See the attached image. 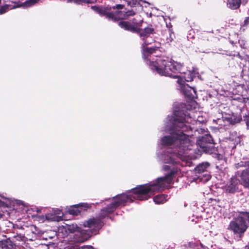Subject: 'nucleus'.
Masks as SVG:
<instances>
[{
	"label": "nucleus",
	"instance_id": "obj_39",
	"mask_svg": "<svg viewBox=\"0 0 249 249\" xmlns=\"http://www.w3.org/2000/svg\"><path fill=\"white\" fill-rule=\"evenodd\" d=\"M11 0V1H13V0Z\"/></svg>",
	"mask_w": 249,
	"mask_h": 249
},
{
	"label": "nucleus",
	"instance_id": "obj_13",
	"mask_svg": "<svg viewBox=\"0 0 249 249\" xmlns=\"http://www.w3.org/2000/svg\"><path fill=\"white\" fill-rule=\"evenodd\" d=\"M156 34L155 28L152 24H148L146 27L143 29L140 27V31L138 34H139L140 37L142 38L143 42L147 41V38L150 36L151 35Z\"/></svg>",
	"mask_w": 249,
	"mask_h": 249
},
{
	"label": "nucleus",
	"instance_id": "obj_33",
	"mask_svg": "<svg viewBox=\"0 0 249 249\" xmlns=\"http://www.w3.org/2000/svg\"><path fill=\"white\" fill-rule=\"evenodd\" d=\"M4 202L0 199V207L4 205Z\"/></svg>",
	"mask_w": 249,
	"mask_h": 249
},
{
	"label": "nucleus",
	"instance_id": "obj_7",
	"mask_svg": "<svg viewBox=\"0 0 249 249\" xmlns=\"http://www.w3.org/2000/svg\"><path fill=\"white\" fill-rule=\"evenodd\" d=\"M113 201L112 203L101 209L97 217L101 220L109 217V214L113 213L118 208L124 206L118 195L113 197Z\"/></svg>",
	"mask_w": 249,
	"mask_h": 249
},
{
	"label": "nucleus",
	"instance_id": "obj_20",
	"mask_svg": "<svg viewBox=\"0 0 249 249\" xmlns=\"http://www.w3.org/2000/svg\"><path fill=\"white\" fill-rule=\"evenodd\" d=\"M210 166L208 162L202 163L198 164L195 168L196 173L201 174L206 171L207 168Z\"/></svg>",
	"mask_w": 249,
	"mask_h": 249
},
{
	"label": "nucleus",
	"instance_id": "obj_19",
	"mask_svg": "<svg viewBox=\"0 0 249 249\" xmlns=\"http://www.w3.org/2000/svg\"><path fill=\"white\" fill-rule=\"evenodd\" d=\"M241 4V0H227V6L231 10L239 9Z\"/></svg>",
	"mask_w": 249,
	"mask_h": 249
},
{
	"label": "nucleus",
	"instance_id": "obj_1",
	"mask_svg": "<svg viewBox=\"0 0 249 249\" xmlns=\"http://www.w3.org/2000/svg\"><path fill=\"white\" fill-rule=\"evenodd\" d=\"M193 105L190 104H182L181 109L176 110L174 112L175 117L172 120L173 129L176 131H181L179 133H173L171 135L165 136L161 139V143L163 146L178 147L179 151L188 149L190 143L188 135L183 132L191 130L190 125L187 124V118H191L188 111L192 109Z\"/></svg>",
	"mask_w": 249,
	"mask_h": 249
},
{
	"label": "nucleus",
	"instance_id": "obj_15",
	"mask_svg": "<svg viewBox=\"0 0 249 249\" xmlns=\"http://www.w3.org/2000/svg\"><path fill=\"white\" fill-rule=\"evenodd\" d=\"M239 181L236 177H232L225 186V192L227 193H234L238 189Z\"/></svg>",
	"mask_w": 249,
	"mask_h": 249
},
{
	"label": "nucleus",
	"instance_id": "obj_37",
	"mask_svg": "<svg viewBox=\"0 0 249 249\" xmlns=\"http://www.w3.org/2000/svg\"><path fill=\"white\" fill-rule=\"evenodd\" d=\"M1 3V0H0V4Z\"/></svg>",
	"mask_w": 249,
	"mask_h": 249
},
{
	"label": "nucleus",
	"instance_id": "obj_5",
	"mask_svg": "<svg viewBox=\"0 0 249 249\" xmlns=\"http://www.w3.org/2000/svg\"><path fill=\"white\" fill-rule=\"evenodd\" d=\"M238 216L230 223L228 229L232 231L237 237H242L248 229L246 221L249 223V212H239Z\"/></svg>",
	"mask_w": 249,
	"mask_h": 249
},
{
	"label": "nucleus",
	"instance_id": "obj_25",
	"mask_svg": "<svg viewBox=\"0 0 249 249\" xmlns=\"http://www.w3.org/2000/svg\"><path fill=\"white\" fill-rule=\"evenodd\" d=\"M76 226L74 225H67L66 228V231H69L70 233H73L75 231Z\"/></svg>",
	"mask_w": 249,
	"mask_h": 249
},
{
	"label": "nucleus",
	"instance_id": "obj_16",
	"mask_svg": "<svg viewBox=\"0 0 249 249\" xmlns=\"http://www.w3.org/2000/svg\"><path fill=\"white\" fill-rule=\"evenodd\" d=\"M182 91L184 96L188 98V100L194 101L196 97V91L195 89L188 86V85H183Z\"/></svg>",
	"mask_w": 249,
	"mask_h": 249
},
{
	"label": "nucleus",
	"instance_id": "obj_11",
	"mask_svg": "<svg viewBox=\"0 0 249 249\" xmlns=\"http://www.w3.org/2000/svg\"><path fill=\"white\" fill-rule=\"evenodd\" d=\"M177 173V169H172L165 176L158 178L156 182L161 191H164L167 187V184H169L173 179V177Z\"/></svg>",
	"mask_w": 249,
	"mask_h": 249
},
{
	"label": "nucleus",
	"instance_id": "obj_6",
	"mask_svg": "<svg viewBox=\"0 0 249 249\" xmlns=\"http://www.w3.org/2000/svg\"><path fill=\"white\" fill-rule=\"evenodd\" d=\"M104 225L103 220L99 218L97 216L96 217H91L88 220L84 221L83 226L90 229L82 230L81 234L84 235V238L86 240L90 237L94 231L102 228Z\"/></svg>",
	"mask_w": 249,
	"mask_h": 249
},
{
	"label": "nucleus",
	"instance_id": "obj_21",
	"mask_svg": "<svg viewBox=\"0 0 249 249\" xmlns=\"http://www.w3.org/2000/svg\"><path fill=\"white\" fill-rule=\"evenodd\" d=\"M128 6L131 7H136L138 9H142V5L140 3L141 0H124Z\"/></svg>",
	"mask_w": 249,
	"mask_h": 249
},
{
	"label": "nucleus",
	"instance_id": "obj_23",
	"mask_svg": "<svg viewBox=\"0 0 249 249\" xmlns=\"http://www.w3.org/2000/svg\"><path fill=\"white\" fill-rule=\"evenodd\" d=\"M166 40L167 43L172 42L175 38V35L172 29H168L166 32Z\"/></svg>",
	"mask_w": 249,
	"mask_h": 249
},
{
	"label": "nucleus",
	"instance_id": "obj_28",
	"mask_svg": "<svg viewBox=\"0 0 249 249\" xmlns=\"http://www.w3.org/2000/svg\"><path fill=\"white\" fill-rule=\"evenodd\" d=\"M249 24V17L246 18L244 21V26H246Z\"/></svg>",
	"mask_w": 249,
	"mask_h": 249
},
{
	"label": "nucleus",
	"instance_id": "obj_3",
	"mask_svg": "<svg viewBox=\"0 0 249 249\" xmlns=\"http://www.w3.org/2000/svg\"><path fill=\"white\" fill-rule=\"evenodd\" d=\"M162 192L156 182L137 185L125 193L118 195L124 206L131 203L134 200L143 201L148 200L156 193Z\"/></svg>",
	"mask_w": 249,
	"mask_h": 249
},
{
	"label": "nucleus",
	"instance_id": "obj_24",
	"mask_svg": "<svg viewBox=\"0 0 249 249\" xmlns=\"http://www.w3.org/2000/svg\"><path fill=\"white\" fill-rule=\"evenodd\" d=\"M165 198V195H158L154 197L153 200L156 204H160L164 202Z\"/></svg>",
	"mask_w": 249,
	"mask_h": 249
},
{
	"label": "nucleus",
	"instance_id": "obj_30",
	"mask_svg": "<svg viewBox=\"0 0 249 249\" xmlns=\"http://www.w3.org/2000/svg\"><path fill=\"white\" fill-rule=\"evenodd\" d=\"M81 2H84L86 3H90L91 1L89 0H79Z\"/></svg>",
	"mask_w": 249,
	"mask_h": 249
},
{
	"label": "nucleus",
	"instance_id": "obj_8",
	"mask_svg": "<svg viewBox=\"0 0 249 249\" xmlns=\"http://www.w3.org/2000/svg\"><path fill=\"white\" fill-rule=\"evenodd\" d=\"M213 142L212 137L210 134H206L198 139L196 143L203 152L212 154L216 151L214 146L213 145Z\"/></svg>",
	"mask_w": 249,
	"mask_h": 249
},
{
	"label": "nucleus",
	"instance_id": "obj_9",
	"mask_svg": "<svg viewBox=\"0 0 249 249\" xmlns=\"http://www.w3.org/2000/svg\"><path fill=\"white\" fill-rule=\"evenodd\" d=\"M181 66V70L180 71H177V72H173L172 75H165V76L172 77L175 78H178L177 82L180 85H183L184 81L181 79L180 75H178V73H183L184 76L183 78L184 80L187 82L192 81L194 80V78L196 77L195 73L194 71H188L187 72H185L183 71V65L181 63H179Z\"/></svg>",
	"mask_w": 249,
	"mask_h": 249
},
{
	"label": "nucleus",
	"instance_id": "obj_14",
	"mask_svg": "<svg viewBox=\"0 0 249 249\" xmlns=\"http://www.w3.org/2000/svg\"><path fill=\"white\" fill-rule=\"evenodd\" d=\"M90 207V205L87 203H80L71 207L69 210V213L73 215H78L82 211L87 210Z\"/></svg>",
	"mask_w": 249,
	"mask_h": 249
},
{
	"label": "nucleus",
	"instance_id": "obj_32",
	"mask_svg": "<svg viewBox=\"0 0 249 249\" xmlns=\"http://www.w3.org/2000/svg\"><path fill=\"white\" fill-rule=\"evenodd\" d=\"M73 2H74L75 3H76V4H80V3L81 2L79 0H73Z\"/></svg>",
	"mask_w": 249,
	"mask_h": 249
},
{
	"label": "nucleus",
	"instance_id": "obj_27",
	"mask_svg": "<svg viewBox=\"0 0 249 249\" xmlns=\"http://www.w3.org/2000/svg\"><path fill=\"white\" fill-rule=\"evenodd\" d=\"M64 249H80L78 246L70 244L65 247Z\"/></svg>",
	"mask_w": 249,
	"mask_h": 249
},
{
	"label": "nucleus",
	"instance_id": "obj_29",
	"mask_svg": "<svg viewBox=\"0 0 249 249\" xmlns=\"http://www.w3.org/2000/svg\"><path fill=\"white\" fill-rule=\"evenodd\" d=\"M60 219H61V217L58 216H53L52 218L53 221H59Z\"/></svg>",
	"mask_w": 249,
	"mask_h": 249
},
{
	"label": "nucleus",
	"instance_id": "obj_34",
	"mask_svg": "<svg viewBox=\"0 0 249 249\" xmlns=\"http://www.w3.org/2000/svg\"><path fill=\"white\" fill-rule=\"evenodd\" d=\"M237 56L238 57L241 59H242V56L239 54V53H238V54H237Z\"/></svg>",
	"mask_w": 249,
	"mask_h": 249
},
{
	"label": "nucleus",
	"instance_id": "obj_36",
	"mask_svg": "<svg viewBox=\"0 0 249 249\" xmlns=\"http://www.w3.org/2000/svg\"><path fill=\"white\" fill-rule=\"evenodd\" d=\"M246 249H249V244L245 247Z\"/></svg>",
	"mask_w": 249,
	"mask_h": 249
},
{
	"label": "nucleus",
	"instance_id": "obj_2",
	"mask_svg": "<svg viewBox=\"0 0 249 249\" xmlns=\"http://www.w3.org/2000/svg\"><path fill=\"white\" fill-rule=\"evenodd\" d=\"M149 44L147 41H144L142 44V57L152 70L155 71L160 75H172L173 72L180 71L181 65L167 58H159L155 61H150L149 57L156 53L159 47H147Z\"/></svg>",
	"mask_w": 249,
	"mask_h": 249
},
{
	"label": "nucleus",
	"instance_id": "obj_4",
	"mask_svg": "<svg viewBox=\"0 0 249 249\" xmlns=\"http://www.w3.org/2000/svg\"><path fill=\"white\" fill-rule=\"evenodd\" d=\"M124 7L123 4H117L107 6L94 5L92 6L91 8L101 17H104L108 21L115 22L127 19L136 14V12L133 10L123 11Z\"/></svg>",
	"mask_w": 249,
	"mask_h": 249
},
{
	"label": "nucleus",
	"instance_id": "obj_18",
	"mask_svg": "<svg viewBox=\"0 0 249 249\" xmlns=\"http://www.w3.org/2000/svg\"><path fill=\"white\" fill-rule=\"evenodd\" d=\"M225 120L231 124L239 123L242 120V116L240 114L232 113L231 116L226 117Z\"/></svg>",
	"mask_w": 249,
	"mask_h": 249
},
{
	"label": "nucleus",
	"instance_id": "obj_12",
	"mask_svg": "<svg viewBox=\"0 0 249 249\" xmlns=\"http://www.w3.org/2000/svg\"><path fill=\"white\" fill-rule=\"evenodd\" d=\"M240 167H246L247 168L243 170L240 176L241 184L247 188L249 189V160L242 161L238 164Z\"/></svg>",
	"mask_w": 249,
	"mask_h": 249
},
{
	"label": "nucleus",
	"instance_id": "obj_35",
	"mask_svg": "<svg viewBox=\"0 0 249 249\" xmlns=\"http://www.w3.org/2000/svg\"><path fill=\"white\" fill-rule=\"evenodd\" d=\"M73 0H67L68 3L72 2Z\"/></svg>",
	"mask_w": 249,
	"mask_h": 249
},
{
	"label": "nucleus",
	"instance_id": "obj_38",
	"mask_svg": "<svg viewBox=\"0 0 249 249\" xmlns=\"http://www.w3.org/2000/svg\"><path fill=\"white\" fill-rule=\"evenodd\" d=\"M1 217H2V215L0 214V218H1Z\"/></svg>",
	"mask_w": 249,
	"mask_h": 249
},
{
	"label": "nucleus",
	"instance_id": "obj_17",
	"mask_svg": "<svg viewBox=\"0 0 249 249\" xmlns=\"http://www.w3.org/2000/svg\"><path fill=\"white\" fill-rule=\"evenodd\" d=\"M16 245L10 239L0 240V249H16Z\"/></svg>",
	"mask_w": 249,
	"mask_h": 249
},
{
	"label": "nucleus",
	"instance_id": "obj_10",
	"mask_svg": "<svg viewBox=\"0 0 249 249\" xmlns=\"http://www.w3.org/2000/svg\"><path fill=\"white\" fill-rule=\"evenodd\" d=\"M143 21L136 22L134 19L131 22L128 21H120L118 23L119 26L125 31L133 33L138 34L140 31V27H142Z\"/></svg>",
	"mask_w": 249,
	"mask_h": 249
},
{
	"label": "nucleus",
	"instance_id": "obj_31",
	"mask_svg": "<svg viewBox=\"0 0 249 249\" xmlns=\"http://www.w3.org/2000/svg\"><path fill=\"white\" fill-rule=\"evenodd\" d=\"M163 169L165 171H168L170 169V167L169 165H165L163 167Z\"/></svg>",
	"mask_w": 249,
	"mask_h": 249
},
{
	"label": "nucleus",
	"instance_id": "obj_26",
	"mask_svg": "<svg viewBox=\"0 0 249 249\" xmlns=\"http://www.w3.org/2000/svg\"><path fill=\"white\" fill-rule=\"evenodd\" d=\"M38 0H27L24 2V3L26 6L29 7L37 2Z\"/></svg>",
	"mask_w": 249,
	"mask_h": 249
},
{
	"label": "nucleus",
	"instance_id": "obj_22",
	"mask_svg": "<svg viewBox=\"0 0 249 249\" xmlns=\"http://www.w3.org/2000/svg\"><path fill=\"white\" fill-rule=\"evenodd\" d=\"M19 7L18 5L12 6L10 4H5L0 6V15H2L6 13L9 10Z\"/></svg>",
	"mask_w": 249,
	"mask_h": 249
}]
</instances>
